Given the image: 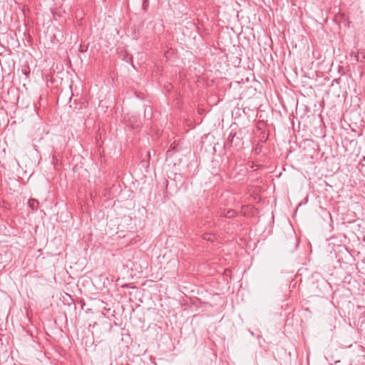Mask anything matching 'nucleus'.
<instances>
[{
  "label": "nucleus",
  "mask_w": 365,
  "mask_h": 365,
  "mask_svg": "<svg viewBox=\"0 0 365 365\" xmlns=\"http://www.w3.org/2000/svg\"><path fill=\"white\" fill-rule=\"evenodd\" d=\"M225 145L239 148L242 145V139L237 135L236 132L231 131L227 137Z\"/></svg>",
  "instance_id": "1"
},
{
  "label": "nucleus",
  "mask_w": 365,
  "mask_h": 365,
  "mask_svg": "<svg viewBox=\"0 0 365 365\" xmlns=\"http://www.w3.org/2000/svg\"><path fill=\"white\" fill-rule=\"evenodd\" d=\"M29 206L32 210H36L38 207V201L35 199H30L29 200Z\"/></svg>",
  "instance_id": "2"
},
{
  "label": "nucleus",
  "mask_w": 365,
  "mask_h": 365,
  "mask_svg": "<svg viewBox=\"0 0 365 365\" xmlns=\"http://www.w3.org/2000/svg\"><path fill=\"white\" fill-rule=\"evenodd\" d=\"M237 212L234 210L230 209L226 211V214L224 215L225 217L227 218H233L236 216Z\"/></svg>",
  "instance_id": "3"
},
{
  "label": "nucleus",
  "mask_w": 365,
  "mask_h": 365,
  "mask_svg": "<svg viewBox=\"0 0 365 365\" xmlns=\"http://www.w3.org/2000/svg\"><path fill=\"white\" fill-rule=\"evenodd\" d=\"M202 238L205 240L212 242V241H214L215 237L214 235H212L210 233H205L202 235Z\"/></svg>",
  "instance_id": "4"
},
{
  "label": "nucleus",
  "mask_w": 365,
  "mask_h": 365,
  "mask_svg": "<svg viewBox=\"0 0 365 365\" xmlns=\"http://www.w3.org/2000/svg\"><path fill=\"white\" fill-rule=\"evenodd\" d=\"M225 34H221L219 36V39H218V41H217V45L218 46H222V45H224V46H226L225 44H227V43H225L222 41V39L224 38V35ZM227 43H231V42H227Z\"/></svg>",
  "instance_id": "5"
},
{
  "label": "nucleus",
  "mask_w": 365,
  "mask_h": 365,
  "mask_svg": "<svg viewBox=\"0 0 365 365\" xmlns=\"http://www.w3.org/2000/svg\"><path fill=\"white\" fill-rule=\"evenodd\" d=\"M226 211H227V210H221V211L219 212V215H220V217H224V215H225V214H226Z\"/></svg>",
  "instance_id": "6"
},
{
  "label": "nucleus",
  "mask_w": 365,
  "mask_h": 365,
  "mask_svg": "<svg viewBox=\"0 0 365 365\" xmlns=\"http://www.w3.org/2000/svg\"><path fill=\"white\" fill-rule=\"evenodd\" d=\"M87 48H88V47H86L85 49H83V47H79L78 51L79 52H86V51H87Z\"/></svg>",
  "instance_id": "7"
},
{
  "label": "nucleus",
  "mask_w": 365,
  "mask_h": 365,
  "mask_svg": "<svg viewBox=\"0 0 365 365\" xmlns=\"http://www.w3.org/2000/svg\"><path fill=\"white\" fill-rule=\"evenodd\" d=\"M148 156L149 158H150V151L148 152Z\"/></svg>",
  "instance_id": "8"
},
{
  "label": "nucleus",
  "mask_w": 365,
  "mask_h": 365,
  "mask_svg": "<svg viewBox=\"0 0 365 365\" xmlns=\"http://www.w3.org/2000/svg\"><path fill=\"white\" fill-rule=\"evenodd\" d=\"M356 58H357V61H359V55H357Z\"/></svg>",
  "instance_id": "9"
}]
</instances>
